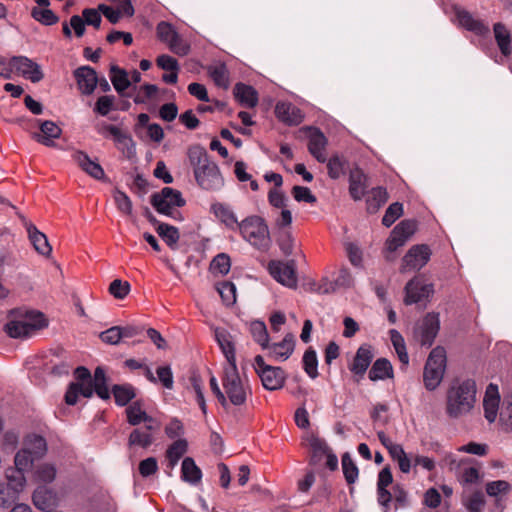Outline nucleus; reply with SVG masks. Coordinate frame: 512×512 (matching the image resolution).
Returning a JSON list of instances; mask_svg holds the SVG:
<instances>
[{"label":"nucleus","instance_id":"1","mask_svg":"<svg viewBox=\"0 0 512 512\" xmlns=\"http://www.w3.org/2000/svg\"><path fill=\"white\" fill-rule=\"evenodd\" d=\"M188 160L193 168L194 177L198 186L210 192L220 191L225 180L219 166L210 158L205 148L200 145L188 149Z\"/></svg>","mask_w":512,"mask_h":512},{"label":"nucleus","instance_id":"2","mask_svg":"<svg viewBox=\"0 0 512 512\" xmlns=\"http://www.w3.org/2000/svg\"><path fill=\"white\" fill-rule=\"evenodd\" d=\"M476 382L470 378H455L449 384L445 397V413L458 419L472 412L477 398Z\"/></svg>","mask_w":512,"mask_h":512},{"label":"nucleus","instance_id":"3","mask_svg":"<svg viewBox=\"0 0 512 512\" xmlns=\"http://www.w3.org/2000/svg\"><path fill=\"white\" fill-rule=\"evenodd\" d=\"M221 381L228 407L230 405L241 407L246 404L252 390L248 381L241 378L237 365L224 366Z\"/></svg>","mask_w":512,"mask_h":512},{"label":"nucleus","instance_id":"4","mask_svg":"<svg viewBox=\"0 0 512 512\" xmlns=\"http://www.w3.org/2000/svg\"><path fill=\"white\" fill-rule=\"evenodd\" d=\"M238 232L258 250L267 251L271 246L268 226L260 216L253 215L242 220Z\"/></svg>","mask_w":512,"mask_h":512},{"label":"nucleus","instance_id":"5","mask_svg":"<svg viewBox=\"0 0 512 512\" xmlns=\"http://www.w3.org/2000/svg\"><path fill=\"white\" fill-rule=\"evenodd\" d=\"M446 370V351L443 347H435L429 354L423 371L424 386L434 391L442 382Z\"/></svg>","mask_w":512,"mask_h":512},{"label":"nucleus","instance_id":"6","mask_svg":"<svg viewBox=\"0 0 512 512\" xmlns=\"http://www.w3.org/2000/svg\"><path fill=\"white\" fill-rule=\"evenodd\" d=\"M150 203L159 214L178 219L180 213L175 212L173 208L183 207L186 201L179 190L164 187L160 192L151 195Z\"/></svg>","mask_w":512,"mask_h":512},{"label":"nucleus","instance_id":"7","mask_svg":"<svg viewBox=\"0 0 512 512\" xmlns=\"http://www.w3.org/2000/svg\"><path fill=\"white\" fill-rule=\"evenodd\" d=\"M254 361L255 371L265 389L275 391L283 387L287 374L282 368L266 364L261 355H257Z\"/></svg>","mask_w":512,"mask_h":512},{"label":"nucleus","instance_id":"8","mask_svg":"<svg viewBox=\"0 0 512 512\" xmlns=\"http://www.w3.org/2000/svg\"><path fill=\"white\" fill-rule=\"evenodd\" d=\"M74 374L77 381L70 383L65 393V402L68 405H75L79 395L85 398H90L93 395L92 375L90 371L80 366L76 368Z\"/></svg>","mask_w":512,"mask_h":512},{"label":"nucleus","instance_id":"9","mask_svg":"<svg viewBox=\"0 0 512 512\" xmlns=\"http://www.w3.org/2000/svg\"><path fill=\"white\" fill-rule=\"evenodd\" d=\"M47 326L42 313H37L32 320H14L5 325L6 333L12 338H26L35 331Z\"/></svg>","mask_w":512,"mask_h":512},{"label":"nucleus","instance_id":"10","mask_svg":"<svg viewBox=\"0 0 512 512\" xmlns=\"http://www.w3.org/2000/svg\"><path fill=\"white\" fill-rule=\"evenodd\" d=\"M270 275L282 285L288 288L297 287V274L295 260L287 262L272 260L268 264Z\"/></svg>","mask_w":512,"mask_h":512},{"label":"nucleus","instance_id":"11","mask_svg":"<svg viewBox=\"0 0 512 512\" xmlns=\"http://www.w3.org/2000/svg\"><path fill=\"white\" fill-rule=\"evenodd\" d=\"M105 132H108L112 136L117 149L120 150L127 159H132L136 156V143L127 131L115 125L103 124L99 129V133L104 135Z\"/></svg>","mask_w":512,"mask_h":512},{"label":"nucleus","instance_id":"12","mask_svg":"<svg viewBox=\"0 0 512 512\" xmlns=\"http://www.w3.org/2000/svg\"><path fill=\"white\" fill-rule=\"evenodd\" d=\"M430 256L431 250L427 245H414L404 255L400 271L405 273L420 270L428 263Z\"/></svg>","mask_w":512,"mask_h":512},{"label":"nucleus","instance_id":"13","mask_svg":"<svg viewBox=\"0 0 512 512\" xmlns=\"http://www.w3.org/2000/svg\"><path fill=\"white\" fill-rule=\"evenodd\" d=\"M440 329L439 314L428 313L415 330V338L422 346L430 347Z\"/></svg>","mask_w":512,"mask_h":512},{"label":"nucleus","instance_id":"14","mask_svg":"<svg viewBox=\"0 0 512 512\" xmlns=\"http://www.w3.org/2000/svg\"><path fill=\"white\" fill-rule=\"evenodd\" d=\"M9 67L33 83L40 82L44 78L40 65L26 56H13L9 61Z\"/></svg>","mask_w":512,"mask_h":512},{"label":"nucleus","instance_id":"15","mask_svg":"<svg viewBox=\"0 0 512 512\" xmlns=\"http://www.w3.org/2000/svg\"><path fill=\"white\" fill-rule=\"evenodd\" d=\"M305 131L308 137V151L318 162L325 163L327 161L325 149L328 144L326 136L316 127H306Z\"/></svg>","mask_w":512,"mask_h":512},{"label":"nucleus","instance_id":"16","mask_svg":"<svg viewBox=\"0 0 512 512\" xmlns=\"http://www.w3.org/2000/svg\"><path fill=\"white\" fill-rule=\"evenodd\" d=\"M18 216L27 230L28 238L34 249L42 256H49L52 252V247L50 246L46 235L39 231L33 223L26 219L25 216L20 213H18Z\"/></svg>","mask_w":512,"mask_h":512},{"label":"nucleus","instance_id":"17","mask_svg":"<svg viewBox=\"0 0 512 512\" xmlns=\"http://www.w3.org/2000/svg\"><path fill=\"white\" fill-rule=\"evenodd\" d=\"M79 90L84 95H91L98 84V77L95 69L90 66H81L74 71Z\"/></svg>","mask_w":512,"mask_h":512},{"label":"nucleus","instance_id":"18","mask_svg":"<svg viewBox=\"0 0 512 512\" xmlns=\"http://www.w3.org/2000/svg\"><path fill=\"white\" fill-rule=\"evenodd\" d=\"M433 292L431 284H423L418 278H413L405 286V299L406 305L418 303L426 299Z\"/></svg>","mask_w":512,"mask_h":512},{"label":"nucleus","instance_id":"19","mask_svg":"<svg viewBox=\"0 0 512 512\" xmlns=\"http://www.w3.org/2000/svg\"><path fill=\"white\" fill-rule=\"evenodd\" d=\"M374 357L373 348L369 344L361 345L354 356L349 370L357 376L363 377Z\"/></svg>","mask_w":512,"mask_h":512},{"label":"nucleus","instance_id":"20","mask_svg":"<svg viewBox=\"0 0 512 512\" xmlns=\"http://www.w3.org/2000/svg\"><path fill=\"white\" fill-rule=\"evenodd\" d=\"M276 117L289 126L299 125L304 118L302 111L289 102H278L275 107Z\"/></svg>","mask_w":512,"mask_h":512},{"label":"nucleus","instance_id":"21","mask_svg":"<svg viewBox=\"0 0 512 512\" xmlns=\"http://www.w3.org/2000/svg\"><path fill=\"white\" fill-rule=\"evenodd\" d=\"M40 132L32 134V138L38 143L51 147L54 145V139L60 138L62 129L53 121H39Z\"/></svg>","mask_w":512,"mask_h":512},{"label":"nucleus","instance_id":"22","mask_svg":"<svg viewBox=\"0 0 512 512\" xmlns=\"http://www.w3.org/2000/svg\"><path fill=\"white\" fill-rule=\"evenodd\" d=\"M500 403V395L498 386L490 383L485 391L483 399L484 416L488 422L492 423L495 421Z\"/></svg>","mask_w":512,"mask_h":512},{"label":"nucleus","instance_id":"23","mask_svg":"<svg viewBox=\"0 0 512 512\" xmlns=\"http://www.w3.org/2000/svg\"><path fill=\"white\" fill-rule=\"evenodd\" d=\"M214 336L227 360V364L225 366L236 365L235 346L231 334L226 329L215 328Z\"/></svg>","mask_w":512,"mask_h":512},{"label":"nucleus","instance_id":"24","mask_svg":"<svg viewBox=\"0 0 512 512\" xmlns=\"http://www.w3.org/2000/svg\"><path fill=\"white\" fill-rule=\"evenodd\" d=\"M295 338L294 335L288 333L282 341L278 343L268 344L269 355L277 361H286L294 351Z\"/></svg>","mask_w":512,"mask_h":512},{"label":"nucleus","instance_id":"25","mask_svg":"<svg viewBox=\"0 0 512 512\" xmlns=\"http://www.w3.org/2000/svg\"><path fill=\"white\" fill-rule=\"evenodd\" d=\"M488 496L494 498L495 508L499 512H503L505 509L504 496L511 490V485L505 480H496L486 483L485 487Z\"/></svg>","mask_w":512,"mask_h":512},{"label":"nucleus","instance_id":"26","mask_svg":"<svg viewBox=\"0 0 512 512\" xmlns=\"http://www.w3.org/2000/svg\"><path fill=\"white\" fill-rule=\"evenodd\" d=\"M73 159L81 167V169L91 177L97 180H101L105 177V172L102 166L99 163L91 160L85 152H74Z\"/></svg>","mask_w":512,"mask_h":512},{"label":"nucleus","instance_id":"27","mask_svg":"<svg viewBox=\"0 0 512 512\" xmlns=\"http://www.w3.org/2000/svg\"><path fill=\"white\" fill-rule=\"evenodd\" d=\"M367 177L359 168H355L350 171L349 175V193L350 196L355 200H361L365 195L367 184Z\"/></svg>","mask_w":512,"mask_h":512},{"label":"nucleus","instance_id":"28","mask_svg":"<svg viewBox=\"0 0 512 512\" xmlns=\"http://www.w3.org/2000/svg\"><path fill=\"white\" fill-rule=\"evenodd\" d=\"M155 429L153 423L146 424L144 428H135L129 435L128 446H139L141 448H148L153 442L154 437L151 433Z\"/></svg>","mask_w":512,"mask_h":512},{"label":"nucleus","instance_id":"29","mask_svg":"<svg viewBox=\"0 0 512 512\" xmlns=\"http://www.w3.org/2000/svg\"><path fill=\"white\" fill-rule=\"evenodd\" d=\"M456 17L462 27L474 32L477 35H484L489 33V28L482 21L473 18L471 13L464 9H457Z\"/></svg>","mask_w":512,"mask_h":512},{"label":"nucleus","instance_id":"30","mask_svg":"<svg viewBox=\"0 0 512 512\" xmlns=\"http://www.w3.org/2000/svg\"><path fill=\"white\" fill-rule=\"evenodd\" d=\"M233 93L242 106L253 108L258 104V93L250 85L237 83L233 89Z\"/></svg>","mask_w":512,"mask_h":512},{"label":"nucleus","instance_id":"31","mask_svg":"<svg viewBox=\"0 0 512 512\" xmlns=\"http://www.w3.org/2000/svg\"><path fill=\"white\" fill-rule=\"evenodd\" d=\"M127 421L130 425L138 426L144 422L146 424L154 423V419L143 409V402L136 400L126 408Z\"/></svg>","mask_w":512,"mask_h":512},{"label":"nucleus","instance_id":"32","mask_svg":"<svg viewBox=\"0 0 512 512\" xmlns=\"http://www.w3.org/2000/svg\"><path fill=\"white\" fill-rule=\"evenodd\" d=\"M215 216L230 230L238 231L240 222L234 211L227 205L217 203L212 205Z\"/></svg>","mask_w":512,"mask_h":512},{"label":"nucleus","instance_id":"33","mask_svg":"<svg viewBox=\"0 0 512 512\" xmlns=\"http://www.w3.org/2000/svg\"><path fill=\"white\" fill-rule=\"evenodd\" d=\"M23 448L33 456L35 460L42 458L47 452V443L44 437L31 434L28 435L23 444Z\"/></svg>","mask_w":512,"mask_h":512},{"label":"nucleus","instance_id":"34","mask_svg":"<svg viewBox=\"0 0 512 512\" xmlns=\"http://www.w3.org/2000/svg\"><path fill=\"white\" fill-rule=\"evenodd\" d=\"M32 498L34 505L42 511H51L56 506L55 494L46 487H38Z\"/></svg>","mask_w":512,"mask_h":512},{"label":"nucleus","instance_id":"35","mask_svg":"<svg viewBox=\"0 0 512 512\" xmlns=\"http://www.w3.org/2000/svg\"><path fill=\"white\" fill-rule=\"evenodd\" d=\"M181 478L183 481L196 485L201 481L202 472L191 457H186L182 461Z\"/></svg>","mask_w":512,"mask_h":512},{"label":"nucleus","instance_id":"36","mask_svg":"<svg viewBox=\"0 0 512 512\" xmlns=\"http://www.w3.org/2000/svg\"><path fill=\"white\" fill-rule=\"evenodd\" d=\"M369 379L371 381L385 380L393 377V367L390 361L386 358L377 359L370 371H369Z\"/></svg>","mask_w":512,"mask_h":512},{"label":"nucleus","instance_id":"37","mask_svg":"<svg viewBox=\"0 0 512 512\" xmlns=\"http://www.w3.org/2000/svg\"><path fill=\"white\" fill-rule=\"evenodd\" d=\"M309 446L311 448L309 464L312 466L318 465L331 450L325 440L316 436L309 438Z\"/></svg>","mask_w":512,"mask_h":512},{"label":"nucleus","instance_id":"38","mask_svg":"<svg viewBox=\"0 0 512 512\" xmlns=\"http://www.w3.org/2000/svg\"><path fill=\"white\" fill-rule=\"evenodd\" d=\"M110 79L114 86V89L120 94L123 95V92L128 89L131 85V81L129 80L128 73L118 67L117 65H112L110 68Z\"/></svg>","mask_w":512,"mask_h":512},{"label":"nucleus","instance_id":"39","mask_svg":"<svg viewBox=\"0 0 512 512\" xmlns=\"http://www.w3.org/2000/svg\"><path fill=\"white\" fill-rule=\"evenodd\" d=\"M494 35L497 45L504 56L511 54V35L508 29L502 23L494 25Z\"/></svg>","mask_w":512,"mask_h":512},{"label":"nucleus","instance_id":"40","mask_svg":"<svg viewBox=\"0 0 512 512\" xmlns=\"http://www.w3.org/2000/svg\"><path fill=\"white\" fill-rule=\"evenodd\" d=\"M93 393L103 400L110 398V392L107 387V378L103 368L97 367L94 371V377L92 378Z\"/></svg>","mask_w":512,"mask_h":512},{"label":"nucleus","instance_id":"41","mask_svg":"<svg viewBox=\"0 0 512 512\" xmlns=\"http://www.w3.org/2000/svg\"><path fill=\"white\" fill-rule=\"evenodd\" d=\"M388 200V193L383 187L373 188L366 200L367 211L369 213H376L379 208Z\"/></svg>","mask_w":512,"mask_h":512},{"label":"nucleus","instance_id":"42","mask_svg":"<svg viewBox=\"0 0 512 512\" xmlns=\"http://www.w3.org/2000/svg\"><path fill=\"white\" fill-rule=\"evenodd\" d=\"M7 478V486L6 490H11L13 494H17L21 492L26 484V478L24 475V471L11 468L6 472Z\"/></svg>","mask_w":512,"mask_h":512},{"label":"nucleus","instance_id":"43","mask_svg":"<svg viewBox=\"0 0 512 512\" xmlns=\"http://www.w3.org/2000/svg\"><path fill=\"white\" fill-rule=\"evenodd\" d=\"M112 393L118 406L127 405L136 396L135 388L131 384H116L112 387Z\"/></svg>","mask_w":512,"mask_h":512},{"label":"nucleus","instance_id":"44","mask_svg":"<svg viewBox=\"0 0 512 512\" xmlns=\"http://www.w3.org/2000/svg\"><path fill=\"white\" fill-rule=\"evenodd\" d=\"M158 235L165 241L171 248L175 249L180 238L179 231L176 227L163 223L156 227Z\"/></svg>","mask_w":512,"mask_h":512},{"label":"nucleus","instance_id":"45","mask_svg":"<svg viewBox=\"0 0 512 512\" xmlns=\"http://www.w3.org/2000/svg\"><path fill=\"white\" fill-rule=\"evenodd\" d=\"M187 447L188 444L185 439H178L169 446L166 451V457L171 468L177 465L180 458L186 453Z\"/></svg>","mask_w":512,"mask_h":512},{"label":"nucleus","instance_id":"46","mask_svg":"<svg viewBox=\"0 0 512 512\" xmlns=\"http://www.w3.org/2000/svg\"><path fill=\"white\" fill-rule=\"evenodd\" d=\"M302 362H303V369L307 373V375L312 379L317 378L318 377V359H317L316 351L312 347H309L305 351V353L303 355Z\"/></svg>","mask_w":512,"mask_h":512},{"label":"nucleus","instance_id":"47","mask_svg":"<svg viewBox=\"0 0 512 512\" xmlns=\"http://www.w3.org/2000/svg\"><path fill=\"white\" fill-rule=\"evenodd\" d=\"M390 338L394 346V349L397 353V356L399 358V361L404 366H407L409 364V356L406 350L404 338L397 330L394 329L390 331Z\"/></svg>","mask_w":512,"mask_h":512},{"label":"nucleus","instance_id":"48","mask_svg":"<svg viewBox=\"0 0 512 512\" xmlns=\"http://www.w3.org/2000/svg\"><path fill=\"white\" fill-rule=\"evenodd\" d=\"M31 16L34 20L46 26L54 25L59 21V17L48 8L33 7Z\"/></svg>","mask_w":512,"mask_h":512},{"label":"nucleus","instance_id":"49","mask_svg":"<svg viewBox=\"0 0 512 512\" xmlns=\"http://www.w3.org/2000/svg\"><path fill=\"white\" fill-rule=\"evenodd\" d=\"M250 332L252 334L253 339L261 345L263 349L268 348L269 335L267 332V328L264 322L262 321H253L250 324Z\"/></svg>","mask_w":512,"mask_h":512},{"label":"nucleus","instance_id":"50","mask_svg":"<svg viewBox=\"0 0 512 512\" xmlns=\"http://www.w3.org/2000/svg\"><path fill=\"white\" fill-rule=\"evenodd\" d=\"M342 470L348 484L356 482L359 470L348 452L344 453L342 456Z\"/></svg>","mask_w":512,"mask_h":512},{"label":"nucleus","instance_id":"51","mask_svg":"<svg viewBox=\"0 0 512 512\" xmlns=\"http://www.w3.org/2000/svg\"><path fill=\"white\" fill-rule=\"evenodd\" d=\"M209 74L213 79L214 83L223 88H227L229 85V73L225 64H219L209 69Z\"/></svg>","mask_w":512,"mask_h":512},{"label":"nucleus","instance_id":"52","mask_svg":"<svg viewBox=\"0 0 512 512\" xmlns=\"http://www.w3.org/2000/svg\"><path fill=\"white\" fill-rule=\"evenodd\" d=\"M222 301L227 305H233L236 302V286L230 281H224L217 286Z\"/></svg>","mask_w":512,"mask_h":512},{"label":"nucleus","instance_id":"53","mask_svg":"<svg viewBox=\"0 0 512 512\" xmlns=\"http://www.w3.org/2000/svg\"><path fill=\"white\" fill-rule=\"evenodd\" d=\"M210 268L214 273L228 274L231 268L230 257L225 253L216 255L211 262Z\"/></svg>","mask_w":512,"mask_h":512},{"label":"nucleus","instance_id":"54","mask_svg":"<svg viewBox=\"0 0 512 512\" xmlns=\"http://www.w3.org/2000/svg\"><path fill=\"white\" fill-rule=\"evenodd\" d=\"M402 214L403 205L399 202H394L386 209L382 218V224L386 227H390Z\"/></svg>","mask_w":512,"mask_h":512},{"label":"nucleus","instance_id":"55","mask_svg":"<svg viewBox=\"0 0 512 512\" xmlns=\"http://www.w3.org/2000/svg\"><path fill=\"white\" fill-rule=\"evenodd\" d=\"M485 497L481 491H475L464 502L466 509L470 512H483Z\"/></svg>","mask_w":512,"mask_h":512},{"label":"nucleus","instance_id":"56","mask_svg":"<svg viewBox=\"0 0 512 512\" xmlns=\"http://www.w3.org/2000/svg\"><path fill=\"white\" fill-rule=\"evenodd\" d=\"M346 161L343 157L335 155L327 162L328 174L332 179H338L344 173Z\"/></svg>","mask_w":512,"mask_h":512},{"label":"nucleus","instance_id":"57","mask_svg":"<svg viewBox=\"0 0 512 512\" xmlns=\"http://www.w3.org/2000/svg\"><path fill=\"white\" fill-rule=\"evenodd\" d=\"M115 97L113 95H104L98 98L94 106V112L106 116L114 109Z\"/></svg>","mask_w":512,"mask_h":512},{"label":"nucleus","instance_id":"58","mask_svg":"<svg viewBox=\"0 0 512 512\" xmlns=\"http://www.w3.org/2000/svg\"><path fill=\"white\" fill-rule=\"evenodd\" d=\"M34 461L35 459L33 456L29 455V453L24 448H22L15 455V469L25 472L33 466Z\"/></svg>","mask_w":512,"mask_h":512},{"label":"nucleus","instance_id":"59","mask_svg":"<svg viewBox=\"0 0 512 512\" xmlns=\"http://www.w3.org/2000/svg\"><path fill=\"white\" fill-rule=\"evenodd\" d=\"M109 292L116 299H124L130 292V284L127 281L115 279L109 285Z\"/></svg>","mask_w":512,"mask_h":512},{"label":"nucleus","instance_id":"60","mask_svg":"<svg viewBox=\"0 0 512 512\" xmlns=\"http://www.w3.org/2000/svg\"><path fill=\"white\" fill-rule=\"evenodd\" d=\"M35 475L38 481L51 483L56 477V468L48 463L42 464L36 469Z\"/></svg>","mask_w":512,"mask_h":512},{"label":"nucleus","instance_id":"61","mask_svg":"<svg viewBox=\"0 0 512 512\" xmlns=\"http://www.w3.org/2000/svg\"><path fill=\"white\" fill-rule=\"evenodd\" d=\"M158 87L154 84H144L140 87L137 95L134 97L136 104H144L148 99L156 95Z\"/></svg>","mask_w":512,"mask_h":512},{"label":"nucleus","instance_id":"62","mask_svg":"<svg viewBox=\"0 0 512 512\" xmlns=\"http://www.w3.org/2000/svg\"><path fill=\"white\" fill-rule=\"evenodd\" d=\"M114 200L117 205V208L124 214L131 215L132 214V201L127 196L126 193L116 190L114 193Z\"/></svg>","mask_w":512,"mask_h":512},{"label":"nucleus","instance_id":"63","mask_svg":"<svg viewBox=\"0 0 512 512\" xmlns=\"http://www.w3.org/2000/svg\"><path fill=\"white\" fill-rule=\"evenodd\" d=\"M168 45L172 52L180 56H185L190 51L189 44H187L178 33L168 42Z\"/></svg>","mask_w":512,"mask_h":512},{"label":"nucleus","instance_id":"64","mask_svg":"<svg viewBox=\"0 0 512 512\" xmlns=\"http://www.w3.org/2000/svg\"><path fill=\"white\" fill-rule=\"evenodd\" d=\"M292 195L298 202L315 203L316 197L312 194L308 187L294 186L292 189Z\"/></svg>","mask_w":512,"mask_h":512}]
</instances>
